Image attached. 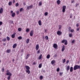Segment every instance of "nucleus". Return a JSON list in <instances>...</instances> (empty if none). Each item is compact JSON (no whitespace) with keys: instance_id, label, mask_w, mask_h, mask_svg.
I'll return each mask as SVG.
<instances>
[{"instance_id":"12","label":"nucleus","mask_w":80,"mask_h":80,"mask_svg":"<svg viewBox=\"0 0 80 80\" xmlns=\"http://www.w3.org/2000/svg\"><path fill=\"white\" fill-rule=\"evenodd\" d=\"M25 67L27 70H30V67H29V66H26Z\"/></svg>"},{"instance_id":"36","label":"nucleus","mask_w":80,"mask_h":80,"mask_svg":"<svg viewBox=\"0 0 80 80\" xmlns=\"http://www.w3.org/2000/svg\"><path fill=\"white\" fill-rule=\"evenodd\" d=\"M6 40H7V39H6V38H4V39H3L2 40V41L3 42H6Z\"/></svg>"},{"instance_id":"54","label":"nucleus","mask_w":80,"mask_h":80,"mask_svg":"<svg viewBox=\"0 0 80 80\" xmlns=\"http://www.w3.org/2000/svg\"><path fill=\"white\" fill-rule=\"evenodd\" d=\"M75 1H74V0H72L71 2V3H74Z\"/></svg>"},{"instance_id":"52","label":"nucleus","mask_w":80,"mask_h":80,"mask_svg":"<svg viewBox=\"0 0 80 80\" xmlns=\"http://www.w3.org/2000/svg\"><path fill=\"white\" fill-rule=\"evenodd\" d=\"M40 52V50H39L38 51L37 53H39Z\"/></svg>"},{"instance_id":"21","label":"nucleus","mask_w":80,"mask_h":80,"mask_svg":"<svg viewBox=\"0 0 80 80\" xmlns=\"http://www.w3.org/2000/svg\"><path fill=\"white\" fill-rule=\"evenodd\" d=\"M57 3L58 5H60V0H58L57 1Z\"/></svg>"},{"instance_id":"17","label":"nucleus","mask_w":80,"mask_h":80,"mask_svg":"<svg viewBox=\"0 0 80 80\" xmlns=\"http://www.w3.org/2000/svg\"><path fill=\"white\" fill-rule=\"evenodd\" d=\"M12 17H15V13L14 12H13L12 15H11Z\"/></svg>"},{"instance_id":"19","label":"nucleus","mask_w":80,"mask_h":80,"mask_svg":"<svg viewBox=\"0 0 80 80\" xmlns=\"http://www.w3.org/2000/svg\"><path fill=\"white\" fill-rule=\"evenodd\" d=\"M29 56H30V54H28L26 57V59H28V58H29Z\"/></svg>"},{"instance_id":"62","label":"nucleus","mask_w":80,"mask_h":80,"mask_svg":"<svg viewBox=\"0 0 80 80\" xmlns=\"http://www.w3.org/2000/svg\"><path fill=\"white\" fill-rule=\"evenodd\" d=\"M33 65H35V62H34L33 63Z\"/></svg>"},{"instance_id":"42","label":"nucleus","mask_w":80,"mask_h":80,"mask_svg":"<svg viewBox=\"0 0 80 80\" xmlns=\"http://www.w3.org/2000/svg\"><path fill=\"white\" fill-rule=\"evenodd\" d=\"M23 11V8H21L20 9V12H22Z\"/></svg>"},{"instance_id":"39","label":"nucleus","mask_w":80,"mask_h":80,"mask_svg":"<svg viewBox=\"0 0 80 80\" xmlns=\"http://www.w3.org/2000/svg\"><path fill=\"white\" fill-rule=\"evenodd\" d=\"M44 15L45 16H47L48 15V12H46L44 13Z\"/></svg>"},{"instance_id":"6","label":"nucleus","mask_w":80,"mask_h":80,"mask_svg":"<svg viewBox=\"0 0 80 80\" xmlns=\"http://www.w3.org/2000/svg\"><path fill=\"white\" fill-rule=\"evenodd\" d=\"M53 48H57L58 47V46L57 45V44L56 43H55L53 45Z\"/></svg>"},{"instance_id":"31","label":"nucleus","mask_w":80,"mask_h":80,"mask_svg":"<svg viewBox=\"0 0 80 80\" xmlns=\"http://www.w3.org/2000/svg\"><path fill=\"white\" fill-rule=\"evenodd\" d=\"M38 5H39V6H41V5H42V2H39Z\"/></svg>"},{"instance_id":"40","label":"nucleus","mask_w":80,"mask_h":80,"mask_svg":"<svg viewBox=\"0 0 80 80\" xmlns=\"http://www.w3.org/2000/svg\"><path fill=\"white\" fill-rule=\"evenodd\" d=\"M62 28V25H60L59 26V29H60Z\"/></svg>"},{"instance_id":"50","label":"nucleus","mask_w":80,"mask_h":80,"mask_svg":"<svg viewBox=\"0 0 80 80\" xmlns=\"http://www.w3.org/2000/svg\"><path fill=\"white\" fill-rule=\"evenodd\" d=\"M23 5H24V6L26 5V3L25 2H23Z\"/></svg>"},{"instance_id":"25","label":"nucleus","mask_w":80,"mask_h":80,"mask_svg":"<svg viewBox=\"0 0 80 80\" xmlns=\"http://www.w3.org/2000/svg\"><path fill=\"white\" fill-rule=\"evenodd\" d=\"M10 52V49H8L6 51V52L7 53H9Z\"/></svg>"},{"instance_id":"60","label":"nucleus","mask_w":80,"mask_h":80,"mask_svg":"<svg viewBox=\"0 0 80 80\" xmlns=\"http://www.w3.org/2000/svg\"><path fill=\"white\" fill-rule=\"evenodd\" d=\"M11 13H12H12H13V11H11Z\"/></svg>"},{"instance_id":"3","label":"nucleus","mask_w":80,"mask_h":80,"mask_svg":"<svg viewBox=\"0 0 80 80\" xmlns=\"http://www.w3.org/2000/svg\"><path fill=\"white\" fill-rule=\"evenodd\" d=\"M33 5H31L30 6H27V10H30V9H32L33 8Z\"/></svg>"},{"instance_id":"22","label":"nucleus","mask_w":80,"mask_h":80,"mask_svg":"<svg viewBox=\"0 0 80 80\" xmlns=\"http://www.w3.org/2000/svg\"><path fill=\"white\" fill-rule=\"evenodd\" d=\"M12 2H9L8 5H9V6H10L12 5Z\"/></svg>"},{"instance_id":"11","label":"nucleus","mask_w":80,"mask_h":80,"mask_svg":"<svg viewBox=\"0 0 80 80\" xmlns=\"http://www.w3.org/2000/svg\"><path fill=\"white\" fill-rule=\"evenodd\" d=\"M17 44L16 43H15L13 45L12 47L13 48H15L17 47Z\"/></svg>"},{"instance_id":"43","label":"nucleus","mask_w":80,"mask_h":80,"mask_svg":"<svg viewBox=\"0 0 80 80\" xmlns=\"http://www.w3.org/2000/svg\"><path fill=\"white\" fill-rule=\"evenodd\" d=\"M75 41L74 40H73L72 42V43H75Z\"/></svg>"},{"instance_id":"63","label":"nucleus","mask_w":80,"mask_h":80,"mask_svg":"<svg viewBox=\"0 0 80 80\" xmlns=\"http://www.w3.org/2000/svg\"><path fill=\"white\" fill-rule=\"evenodd\" d=\"M15 1H13V3H15Z\"/></svg>"},{"instance_id":"15","label":"nucleus","mask_w":80,"mask_h":80,"mask_svg":"<svg viewBox=\"0 0 80 80\" xmlns=\"http://www.w3.org/2000/svg\"><path fill=\"white\" fill-rule=\"evenodd\" d=\"M38 23L39 25H40V26L42 25V22H41V21H40V20L38 22Z\"/></svg>"},{"instance_id":"27","label":"nucleus","mask_w":80,"mask_h":80,"mask_svg":"<svg viewBox=\"0 0 80 80\" xmlns=\"http://www.w3.org/2000/svg\"><path fill=\"white\" fill-rule=\"evenodd\" d=\"M18 38V40H21V39H22V37L21 36H19Z\"/></svg>"},{"instance_id":"41","label":"nucleus","mask_w":80,"mask_h":80,"mask_svg":"<svg viewBox=\"0 0 80 80\" xmlns=\"http://www.w3.org/2000/svg\"><path fill=\"white\" fill-rule=\"evenodd\" d=\"M67 43H68V42H67V40H66V42H65V43H64V44L65 45H67Z\"/></svg>"},{"instance_id":"5","label":"nucleus","mask_w":80,"mask_h":80,"mask_svg":"<svg viewBox=\"0 0 80 80\" xmlns=\"http://www.w3.org/2000/svg\"><path fill=\"white\" fill-rule=\"evenodd\" d=\"M62 32L60 31H58L57 32V34L58 35H61Z\"/></svg>"},{"instance_id":"13","label":"nucleus","mask_w":80,"mask_h":80,"mask_svg":"<svg viewBox=\"0 0 80 80\" xmlns=\"http://www.w3.org/2000/svg\"><path fill=\"white\" fill-rule=\"evenodd\" d=\"M55 63V60H53L51 61V63L52 65H53Z\"/></svg>"},{"instance_id":"61","label":"nucleus","mask_w":80,"mask_h":80,"mask_svg":"<svg viewBox=\"0 0 80 80\" xmlns=\"http://www.w3.org/2000/svg\"><path fill=\"white\" fill-rule=\"evenodd\" d=\"M77 31H79V28H78L77 29Z\"/></svg>"},{"instance_id":"14","label":"nucleus","mask_w":80,"mask_h":80,"mask_svg":"<svg viewBox=\"0 0 80 80\" xmlns=\"http://www.w3.org/2000/svg\"><path fill=\"white\" fill-rule=\"evenodd\" d=\"M70 70V66H68L66 68V70L67 71H68Z\"/></svg>"},{"instance_id":"20","label":"nucleus","mask_w":80,"mask_h":80,"mask_svg":"<svg viewBox=\"0 0 80 80\" xmlns=\"http://www.w3.org/2000/svg\"><path fill=\"white\" fill-rule=\"evenodd\" d=\"M42 63H40L39 65V68H42Z\"/></svg>"},{"instance_id":"53","label":"nucleus","mask_w":80,"mask_h":80,"mask_svg":"<svg viewBox=\"0 0 80 80\" xmlns=\"http://www.w3.org/2000/svg\"><path fill=\"white\" fill-rule=\"evenodd\" d=\"M54 57H57V54H55L54 55Z\"/></svg>"},{"instance_id":"32","label":"nucleus","mask_w":80,"mask_h":80,"mask_svg":"<svg viewBox=\"0 0 80 80\" xmlns=\"http://www.w3.org/2000/svg\"><path fill=\"white\" fill-rule=\"evenodd\" d=\"M7 40L8 41H10V38L8 37H7Z\"/></svg>"},{"instance_id":"30","label":"nucleus","mask_w":80,"mask_h":80,"mask_svg":"<svg viewBox=\"0 0 80 80\" xmlns=\"http://www.w3.org/2000/svg\"><path fill=\"white\" fill-rule=\"evenodd\" d=\"M15 34H14L12 35L11 36V37L12 38H15Z\"/></svg>"},{"instance_id":"58","label":"nucleus","mask_w":80,"mask_h":80,"mask_svg":"<svg viewBox=\"0 0 80 80\" xmlns=\"http://www.w3.org/2000/svg\"><path fill=\"white\" fill-rule=\"evenodd\" d=\"M59 74L61 76L62 75V72H60Z\"/></svg>"},{"instance_id":"24","label":"nucleus","mask_w":80,"mask_h":80,"mask_svg":"<svg viewBox=\"0 0 80 80\" xmlns=\"http://www.w3.org/2000/svg\"><path fill=\"white\" fill-rule=\"evenodd\" d=\"M50 54H48L47 55V58H48V59H49L50 58Z\"/></svg>"},{"instance_id":"28","label":"nucleus","mask_w":80,"mask_h":80,"mask_svg":"<svg viewBox=\"0 0 80 80\" xmlns=\"http://www.w3.org/2000/svg\"><path fill=\"white\" fill-rule=\"evenodd\" d=\"M45 38L46 40H48V36H46L45 37Z\"/></svg>"},{"instance_id":"33","label":"nucleus","mask_w":80,"mask_h":80,"mask_svg":"<svg viewBox=\"0 0 80 80\" xmlns=\"http://www.w3.org/2000/svg\"><path fill=\"white\" fill-rule=\"evenodd\" d=\"M39 78H40V80H42L43 79V76H41Z\"/></svg>"},{"instance_id":"49","label":"nucleus","mask_w":80,"mask_h":80,"mask_svg":"<svg viewBox=\"0 0 80 80\" xmlns=\"http://www.w3.org/2000/svg\"><path fill=\"white\" fill-rule=\"evenodd\" d=\"M18 3H17L16 4V7H18Z\"/></svg>"},{"instance_id":"59","label":"nucleus","mask_w":80,"mask_h":80,"mask_svg":"<svg viewBox=\"0 0 80 80\" xmlns=\"http://www.w3.org/2000/svg\"><path fill=\"white\" fill-rule=\"evenodd\" d=\"M78 5V3H76V7H77V6Z\"/></svg>"},{"instance_id":"2","label":"nucleus","mask_w":80,"mask_h":80,"mask_svg":"<svg viewBox=\"0 0 80 80\" xmlns=\"http://www.w3.org/2000/svg\"><path fill=\"white\" fill-rule=\"evenodd\" d=\"M74 70H76L77 69H80V66L78 65H75L73 68Z\"/></svg>"},{"instance_id":"1","label":"nucleus","mask_w":80,"mask_h":80,"mask_svg":"<svg viewBox=\"0 0 80 80\" xmlns=\"http://www.w3.org/2000/svg\"><path fill=\"white\" fill-rule=\"evenodd\" d=\"M12 74L11 72H7L6 73V75H9L8 76V77L7 78V79L8 80H10V78L11 77V76H12Z\"/></svg>"},{"instance_id":"57","label":"nucleus","mask_w":80,"mask_h":80,"mask_svg":"<svg viewBox=\"0 0 80 80\" xmlns=\"http://www.w3.org/2000/svg\"><path fill=\"white\" fill-rule=\"evenodd\" d=\"M76 26L77 27H78V26H79V24H78L76 25Z\"/></svg>"},{"instance_id":"44","label":"nucleus","mask_w":80,"mask_h":80,"mask_svg":"<svg viewBox=\"0 0 80 80\" xmlns=\"http://www.w3.org/2000/svg\"><path fill=\"white\" fill-rule=\"evenodd\" d=\"M66 60L65 59H64L63 60H62V62L63 63H64L65 62Z\"/></svg>"},{"instance_id":"26","label":"nucleus","mask_w":80,"mask_h":80,"mask_svg":"<svg viewBox=\"0 0 80 80\" xmlns=\"http://www.w3.org/2000/svg\"><path fill=\"white\" fill-rule=\"evenodd\" d=\"M1 70H2V72H4V71H5V68L4 67L2 68Z\"/></svg>"},{"instance_id":"64","label":"nucleus","mask_w":80,"mask_h":80,"mask_svg":"<svg viewBox=\"0 0 80 80\" xmlns=\"http://www.w3.org/2000/svg\"><path fill=\"white\" fill-rule=\"evenodd\" d=\"M14 59H12V61L13 62H14Z\"/></svg>"},{"instance_id":"23","label":"nucleus","mask_w":80,"mask_h":80,"mask_svg":"<svg viewBox=\"0 0 80 80\" xmlns=\"http://www.w3.org/2000/svg\"><path fill=\"white\" fill-rule=\"evenodd\" d=\"M42 54H41L39 56V57L38 58L39 60H40V59H41V58H42Z\"/></svg>"},{"instance_id":"7","label":"nucleus","mask_w":80,"mask_h":80,"mask_svg":"<svg viewBox=\"0 0 80 80\" xmlns=\"http://www.w3.org/2000/svg\"><path fill=\"white\" fill-rule=\"evenodd\" d=\"M33 35V31L32 30L30 32V36L32 37Z\"/></svg>"},{"instance_id":"45","label":"nucleus","mask_w":80,"mask_h":80,"mask_svg":"<svg viewBox=\"0 0 80 80\" xmlns=\"http://www.w3.org/2000/svg\"><path fill=\"white\" fill-rule=\"evenodd\" d=\"M68 29H69V32L70 31V30H71V27H69L68 28Z\"/></svg>"},{"instance_id":"37","label":"nucleus","mask_w":80,"mask_h":80,"mask_svg":"<svg viewBox=\"0 0 80 80\" xmlns=\"http://www.w3.org/2000/svg\"><path fill=\"white\" fill-rule=\"evenodd\" d=\"M18 31H19V32H21L22 31V29L20 28H18Z\"/></svg>"},{"instance_id":"38","label":"nucleus","mask_w":80,"mask_h":80,"mask_svg":"<svg viewBox=\"0 0 80 80\" xmlns=\"http://www.w3.org/2000/svg\"><path fill=\"white\" fill-rule=\"evenodd\" d=\"M70 32H74V29H71V30H70V31H69Z\"/></svg>"},{"instance_id":"29","label":"nucleus","mask_w":80,"mask_h":80,"mask_svg":"<svg viewBox=\"0 0 80 80\" xmlns=\"http://www.w3.org/2000/svg\"><path fill=\"white\" fill-rule=\"evenodd\" d=\"M29 42H30V39H28L27 41H26V43H28Z\"/></svg>"},{"instance_id":"55","label":"nucleus","mask_w":80,"mask_h":80,"mask_svg":"<svg viewBox=\"0 0 80 80\" xmlns=\"http://www.w3.org/2000/svg\"><path fill=\"white\" fill-rule=\"evenodd\" d=\"M19 12L18 11H17V15H18L19 14Z\"/></svg>"},{"instance_id":"51","label":"nucleus","mask_w":80,"mask_h":80,"mask_svg":"<svg viewBox=\"0 0 80 80\" xmlns=\"http://www.w3.org/2000/svg\"><path fill=\"white\" fill-rule=\"evenodd\" d=\"M42 72H44V73H45V71L44 70H42Z\"/></svg>"},{"instance_id":"46","label":"nucleus","mask_w":80,"mask_h":80,"mask_svg":"<svg viewBox=\"0 0 80 80\" xmlns=\"http://www.w3.org/2000/svg\"><path fill=\"white\" fill-rule=\"evenodd\" d=\"M57 72H59L60 71V68H58L57 69Z\"/></svg>"},{"instance_id":"56","label":"nucleus","mask_w":80,"mask_h":80,"mask_svg":"<svg viewBox=\"0 0 80 80\" xmlns=\"http://www.w3.org/2000/svg\"><path fill=\"white\" fill-rule=\"evenodd\" d=\"M69 63V60H68L67 61V62L66 63Z\"/></svg>"},{"instance_id":"48","label":"nucleus","mask_w":80,"mask_h":80,"mask_svg":"<svg viewBox=\"0 0 80 80\" xmlns=\"http://www.w3.org/2000/svg\"><path fill=\"white\" fill-rule=\"evenodd\" d=\"M3 24V22H2L0 21V25H2Z\"/></svg>"},{"instance_id":"4","label":"nucleus","mask_w":80,"mask_h":80,"mask_svg":"<svg viewBox=\"0 0 80 80\" xmlns=\"http://www.w3.org/2000/svg\"><path fill=\"white\" fill-rule=\"evenodd\" d=\"M65 9H66V6H64L62 7V12H65Z\"/></svg>"},{"instance_id":"10","label":"nucleus","mask_w":80,"mask_h":80,"mask_svg":"<svg viewBox=\"0 0 80 80\" xmlns=\"http://www.w3.org/2000/svg\"><path fill=\"white\" fill-rule=\"evenodd\" d=\"M73 67H71L70 68V72H73Z\"/></svg>"},{"instance_id":"9","label":"nucleus","mask_w":80,"mask_h":80,"mask_svg":"<svg viewBox=\"0 0 80 80\" xmlns=\"http://www.w3.org/2000/svg\"><path fill=\"white\" fill-rule=\"evenodd\" d=\"M39 48V45L38 44H37L36 46V50H38Z\"/></svg>"},{"instance_id":"47","label":"nucleus","mask_w":80,"mask_h":80,"mask_svg":"<svg viewBox=\"0 0 80 80\" xmlns=\"http://www.w3.org/2000/svg\"><path fill=\"white\" fill-rule=\"evenodd\" d=\"M69 37H72V34H69Z\"/></svg>"},{"instance_id":"34","label":"nucleus","mask_w":80,"mask_h":80,"mask_svg":"<svg viewBox=\"0 0 80 80\" xmlns=\"http://www.w3.org/2000/svg\"><path fill=\"white\" fill-rule=\"evenodd\" d=\"M67 40H65V39H63V40L62 41V43H63L64 42H65Z\"/></svg>"},{"instance_id":"18","label":"nucleus","mask_w":80,"mask_h":80,"mask_svg":"<svg viewBox=\"0 0 80 80\" xmlns=\"http://www.w3.org/2000/svg\"><path fill=\"white\" fill-rule=\"evenodd\" d=\"M64 50H65V46L63 45L62 48V52H63Z\"/></svg>"},{"instance_id":"35","label":"nucleus","mask_w":80,"mask_h":80,"mask_svg":"<svg viewBox=\"0 0 80 80\" xmlns=\"http://www.w3.org/2000/svg\"><path fill=\"white\" fill-rule=\"evenodd\" d=\"M26 32H28L30 31V29L28 28H27L26 29Z\"/></svg>"},{"instance_id":"16","label":"nucleus","mask_w":80,"mask_h":80,"mask_svg":"<svg viewBox=\"0 0 80 80\" xmlns=\"http://www.w3.org/2000/svg\"><path fill=\"white\" fill-rule=\"evenodd\" d=\"M26 72L28 74H30V71L29 70H26Z\"/></svg>"},{"instance_id":"8","label":"nucleus","mask_w":80,"mask_h":80,"mask_svg":"<svg viewBox=\"0 0 80 80\" xmlns=\"http://www.w3.org/2000/svg\"><path fill=\"white\" fill-rule=\"evenodd\" d=\"M3 11V9L2 8H1L0 9V14H2Z\"/></svg>"}]
</instances>
